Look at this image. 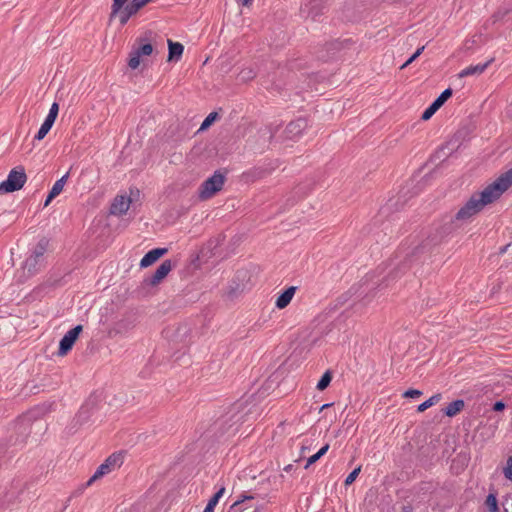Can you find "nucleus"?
<instances>
[{
  "label": "nucleus",
  "mask_w": 512,
  "mask_h": 512,
  "mask_svg": "<svg viewBox=\"0 0 512 512\" xmlns=\"http://www.w3.org/2000/svg\"><path fill=\"white\" fill-rule=\"evenodd\" d=\"M306 449H308V447L302 446L301 451L304 452Z\"/></svg>",
  "instance_id": "64"
},
{
  "label": "nucleus",
  "mask_w": 512,
  "mask_h": 512,
  "mask_svg": "<svg viewBox=\"0 0 512 512\" xmlns=\"http://www.w3.org/2000/svg\"><path fill=\"white\" fill-rule=\"evenodd\" d=\"M329 449V444H325L323 447L319 449V451L316 453L320 458L324 456Z\"/></svg>",
  "instance_id": "54"
},
{
  "label": "nucleus",
  "mask_w": 512,
  "mask_h": 512,
  "mask_svg": "<svg viewBox=\"0 0 512 512\" xmlns=\"http://www.w3.org/2000/svg\"><path fill=\"white\" fill-rule=\"evenodd\" d=\"M425 46L417 48V50L406 60V65L413 63L424 51Z\"/></svg>",
  "instance_id": "45"
},
{
  "label": "nucleus",
  "mask_w": 512,
  "mask_h": 512,
  "mask_svg": "<svg viewBox=\"0 0 512 512\" xmlns=\"http://www.w3.org/2000/svg\"><path fill=\"white\" fill-rule=\"evenodd\" d=\"M139 10L131 3H127L123 6L122 10L120 12L127 15L129 18H131L133 15H135Z\"/></svg>",
  "instance_id": "40"
},
{
  "label": "nucleus",
  "mask_w": 512,
  "mask_h": 512,
  "mask_svg": "<svg viewBox=\"0 0 512 512\" xmlns=\"http://www.w3.org/2000/svg\"><path fill=\"white\" fill-rule=\"evenodd\" d=\"M168 44V62H178L184 52V46L180 42H174L170 39L167 41Z\"/></svg>",
  "instance_id": "23"
},
{
  "label": "nucleus",
  "mask_w": 512,
  "mask_h": 512,
  "mask_svg": "<svg viewBox=\"0 0 512 512\" xmlns=\"http://www.w3.org/2000/svg\"><path fill=\"white\" fill-rule=\"evenodd\" d=\"M307 125V120L305 118H298L291 121L285 128L286 138L293 140L299 137L307 128Z\"/></svg>",
  "instance_id": "19"
},
{
  "label": "nucleus",
  "mask_w": 512,
  "mask_h": 512,
  "mask_svg": "<svg viewBox=\"0 0 512 512\" xmlns=\"http://www.w3.org/2000/svg\"><path fill=\"white\" fill-rule=\"evenodd\" d=\"M43 424L41 421L34 420V412L30 411L18 417L14 425L15 434L9 438V447H13V451L23 448L33 431V429L41 430Z\"/></svg>",
  "instance_id": "2"
},
{
  "label": "nucleus",
  "mask_w": 512,
  "mask_h": 512,
  "mask_svg": "<svg viewBox=\"0 0 512 512\" xmlns=\"http://www.w3.org/2000/svg\"><path fill=\"white\" fill-rule=\"evenodd\" d=\"M168 252L167 248H154L149 250L141 259L140 267L147 268L158 261Z\"/></svg>",
  "instance_id": "20"
},
{
  "label": "nucleus",
  "mask_w": 512,
  "mask_h": 512,
  "mask_svg": "<svg viewBox=\"0 0 512 512\" xmlns=\"http://www.w3.org/2000/svg\"><path fill=\"white\" fill-rule=\"evenodd\" d=\"M477 136L476 133V125L473 123H468L462 125L450 138V140L455 144V146L459 145V150L461 151L467 146V143Z\"/></svg>",
  "instance_id": "8"
},
{
  "label": "nucleus",
  "mask_w": 512,
  "mask_h": 512,
  "mask_svg": "<svg viewBox=\"0 0 512 512\" xmlns=\"http://www.w3.org/2000/svg\"><path fill=\"white\" fill-rule=\"evenodd\" d=\"M238 2L243 6H249L252 4L253 0H238Z\"/></svg>",
  "instance_id": "56"
},
{
  "label": "nucleus",
  "mask_w": 512,
  "mask_h": 512,
  "mask_svg": "<svg viewBox=\"0 0 512 512\" xmlns=\"http://www.w3.org/2000/svg\"><path fill=\"white\" fill-rule=\"evenodd\" d=\"M480 211V194H473L470 200L459 209L454 218L459 222L469 220L473 215Z\"/></svg>",
  "instance_id": "10"
},
{
  "label": "nucleus",
  "mask_w": 512,
  "mask_h": 512,
  "mask_svg": "<svg viewBox=\"0 0 512 512\" xmlns=\"http://www.w3.org/2000/svg\"><path fill=\"white\" fill-rule=\"evenodd\" d=\"M319 459H320V457L316 453L313 454L312 456H310L307 459V462H306V465L304 466V468L307 469L309 466L316 463Z\"/></svg>",
  "instance_id": "50"
},
{
  "label": "nucleus",
  "mask_w": 512,
  "mask_h": 512,
  "mask_svg": "<svg viewBox=\"0 0 512 512\" xmlns=\"http://www.w3.org/2000/svg\"><path fill=\"white\" fill-rule=\"evenodd\" d=\"M493 61V58L489 59L488 61H486L485 63H482V66H481V69H482V72L490 65V63Z\"/></svg>",
  "instance_id": "57"
},
{
  "label": "nucleus",
  "mask_w": 512,
  "mask_h": 512,
  "mask_svg": "<svg viewBox=\"0 0 512 512\" xmlns=\"http://www.w3.org/2000/svg\"><path fill=\"white\" fill-rule=\"evenodd\" d=\"M68 177H69V172H67L60 179H58L48 192H62L64 185L67 182Z\"/></svg>",
  "instance_id": "36"
},
{
  "label": "nucleus",
  "mask_w": 512,
  "mask_h": 512,
  "mask_svg": "<svg viewBox=\"0 0 512 512\" xmlns=\"http://www.w3.org/2000/svg\"><path fill=\"white\" fill-rule=\"evenodd\" d=\"M441 397L442 396L439 393L438 394H434L429 399H427L426 401H424L423 403L418 405L417 412H424L425 410H427L431 406L437 404L441 400Z\"/></svg>",
  "instance_id": "33"
},
{
  "label": "nucleus",
  "mask_w": 512,
  "mask_h": 512,
  "mask_svg": "<svg viewBox=\"0 0 512 512\" xmlns=\"http://www.w3.org/2000/svg\"><path fill=\"white\" fill-rule=\"evenodd\" d=\"M247 276L248 272L246 270H238L236 272L227 292L229 298H234L239 293L244 291L246 285L243 283V281L247 278Z\"/></svg>",
  "instance_id": "17"
},
{
  "label": "nucleus",
  "mask_w": 512,
  "mask_h": 512,
  "mask_svg": "<svg viewBox=\"0 0 512 512\" xmlns=\"http://www.w3.org/2000/svg\"><path fill=\"white\" fill-rule=\"evenodd\" d=\"M59 194H47L43 207H47Z\"/></svg>",
  "instance_id": "53"
},
{
  "label": "nucleus",
  "mask_w": 512,
  "mask_h": 512,
  "mask_svg": "<svg viewBox=\"0 0 512 512\" xmlns=\"http://www.w3.org/2000/svg\"><path fill=\"white\" fill-rule=\"evenodd\" d=\"M301 12L306 14V16L310 17L313 21H317L318 17L323 14L322 7L318 0H310L301 7Z\"/></svg>",
  "instance_id": "21"
},
{
  "label": "nucleus",
  "mask_w": 512,
  "mask_h": 512,
  "mask_svg": "<svg viewBox=\"0 0 512 512\" xmlns=\"http://www.w3.org/2000/svg\"><path fill=\"white\" fill-rule=\"evenodd\" d=\"M460 227L461 224L454 217H450L448 220L444 219L443 224L436 230L434 235L429 236L421 244L416 246L409 254L406 255L404 260L397 267L391 270L387 276L383 277L380 282H373L371 289L389 286L390 282L403 276L406 271L412 267L413 262L420 259L422 254L430 253L432 247L440 244L444 238L451 235Z\"/></svg>",
  "instance_id": "1"
},
{
  "label": "nucleus",
  "mask_w": 512,
  "mask_h": 512,
  "mask_svg": "<svg viewBox=\"0 0 512 512\" xmlns=\"http://www.w3.org/2000/svg\"><path fill=\"white\" fill-rule=\"evenodd\" d=\"M331 405H332V404H330V403H328V404H324V405L321 407V409H320V410H323V409H325V408H328V407H329V406H331Z\"/></svg>",
  "instance_id": "61"
},
{
  "label": "nucleus",
  "mask_w": 512,
  "mask_h": 512,
  "mask_svg": "<svg viewBox=\"0 0 512 512\" xmlns=\"http://www.w3.org/2000/svg\"><path fill=\"white\" fill-rule=\"evenodd\" d=\"M259 133L263 136H269V139H272L273 138V133H272V130L270 127H265L263 129H260L259 130Z\"/></svg>",
  "instance_id": "51"
},
{
  "label": "nucleus",
  "mask_w": 512,
  "mask_h": 512,
  "mask_svg": "<svg viewBox=\"0 0 512 512\" xmlns=\"http://www.w3.org/2000/svg\"><path fill=\"white\" fill-rule=\"evenodd\" d=\"M43 182H44V176L40 175L39 179H38V183L35 185V192L44 188L43 186H40L41 184H43Z\"/></svg>",
  "instance_id": "55"
},
{
  "label": "nucleus",
  "mask_w": 512,
  "mask_h": 512,
  "mask_svg": "<svg viewBox=\"0 0 512 512\" xmlns=\"http://www.w3.org/2000/svg\"><path fill=\"white\" fill-rule=\"evenodd\" d=\"M54 121H51L50 119L45 118L44 122L40 126L38 132L34 136V140H42L45 138V136L48 134V132L51 130L52 126L54 125Z\"/></svg>",
  "instance_id": "30"
},
{
  "label": "nucleus",
  "mask_w": 512,
  "mask_h": 512,
  "mask_svg": "<svg viewBox=\"0 0 512 512\" xmlns=\"http://www.w3.org/2000/svg\"><path fill=\"white\" fill-rule=\"evenodd\" d=\"M22 492H23V485L20 481H17L15 484L13 483L12 489L5 493L4 501L7 503H12L19 497V495Z\"/></svg>",
  "instance_id": "26"
},
{
  "label": "nucleus",
  "mask_w": 512,
  "mask_h": 512,
  "mask_svg": "<svg viewBox=\"0 0 512 512\" xmlns=\"http://www.w3.org/2000/svg\"><path fill=\"white\" fill-rule=\"evenodd\" d=\"M257 76V71L253 67H246L243 68L239 74L238 77L240 81L242 82H248L253 80Z\"/></svg>",
  "instance_id": "32"
},
{
  "label": "nucleus",
  "mask_w": 512,
  "mask_h": 512,
  "mask_svg": "<svg viewBox=\"0 0 512 512\" xmlns=\"http://www.w3.org/2000/svg\"><path fill=\"white\" fill-rule=\"evenodd\" d=\"M292 470H293V465L292 464H289V465L284 467V471H286V472H290Z\"/></svg>",
  "instance_id": "59"
},
{
  "label": "nucleus",
  "mask_w": 512,
  "mask_h": 512,
  "mask_svg": "<svg viewBox=\"0 0 512 512\" xmlns=\"http://www.w3.org/2000/svg\"><path fill=\"white\" fill-rule=\"evenodd\" d=\"M480 72V64L471 65L465 69H463L461 72H459L458 77L464 78L470 75H474L476 73Z\"/></svg>",
  "instance_id": "37"
},
{
  "label": "nucleus",
  "mask_w": 512,
  "mask_h": 512,
  "mask_svg": "<svg viewBox=\"0 0 512 512\" xmlns=\"http://www.w3.org/2000/svg\"><path fill=\"white\" fill-rule=\"evenodd\" d=\"M267 173V170L262 167H253L240 175L239 182L243 185H250L264 178Z\"/></svg>",
  "instance_id": "18"
},
{
  "label": "nucleus",
  "mask_w": 512,
  "mask_h": 512,
  "mask_svg": "<svg viewBox=\"0 0 512 512\" xmlns=\"http://www.w3.org/2000/svg\"><path fill=\"white\" fill-rule=\"evenodd\" d=\"M296 290H297V287H296V286H289V287H287L286 289H284V290H283V291L278 295V297H277V299H276V302H275V306H276L278 309H284V308H286V307L290 304V302H291V300H292V298H293V296H294V294H295Z\"/></svg>",
  "instance_id": "22"
},
{
  "label": "nucleus",
  "mask_w": 512,
  "mask_h": 512,
  "mask_svg": "<svg viewBox=\"0 0 512 512\" xmlns=\"http://www.w3.org/2000/svg\"><path fill=\"white\" fill-rule=\"evenodd\" d=\"M512 185V167L482 189V192H506Z\"/></svg>",
  "instance_id": "15"
},
{
  "label": "nucleus",
  "mask_w": 512,
  "mask_h": 512,
  "mask_svg": "<svg viewBox=\"0 0 512 512\" xmlns=\"http://www.w3.org/2000/svg\"><path fill=\"white\" fill-rule=\"evenodd\" d=\"M122 454L121 453H113L111 454L94 472V474L90 477V479L86 482L85 486H90L93 482L100 479L104 475L110 473L116 466H121L122 464Z\"/></svg>",
  "instance_id": "7"
},
{
  "label": "nucleus",
  "mask_w": 512,
  "mask_h": 512,
  "mask_svg": "<svg viewBox=\"0 0 512 512\" xmlns=\"http://www.w3.org/2000/svg\"><path fill=\"white\" fill-rule=\"evenodd\" d=\"M505 478L512 482V455L508 457L506 466L503 469Z\"/></svg>",
  "instance_id": "42"
},
{
  "label": "nucleus",
  "mask_w": 512,
  "mask_h": 512,
  "mask_svg": "<svg viewBox=\"0 0 512 512\" xmlns=\"http://www.w3.org/2000/svg\"><path fill=\"white\" fill-rule=\"evenodd\" d=\"M484 504L489 512H499L496 493H489L486 497Z\"/></svg>",
  "instance_id": "31"
},
{
  "label": "nucleus",
  "mask_w": 512,
  "mask_h": 512,
  "mask_svg": "<svg viewBox=\"0 0 512 512\" xmlns=\"http://www.w3.org/2000/svg\"><path fill=\"white\" fill-rule=\"evenodd\" d=\"M348 43H351V39H345L343 41L333 40L331 42L326 43L325 46H326V50L328 52H332V55L334 56L336 52L345 48Z\"/></svg>",
  "instance_id": "29"
},
{
  "label": "nucleus",
  "mask_w": 512,
  "mask_h": 512,
  "mask_svg": "<svg viewBox=\"0 0 512 512\" xmlns=\"http://www.w3.org/2000/svg\"><path fill=\"white\" fill-rule=\"evenodd\" d=\"M133 199L125 194H117L112 200L108 215L122 217L127 214Z\"/></svg>",
  "instance_id": "12"
},
{
  "label": "nucleus",
  "mask_w": 512,
  "mask_h": 512,
  "mask_svg": "<svg viewBox=\"0 0 512 512\" xmlns=\"http://www.w3.org/2000/svg\"><path fill=\"white\" fill-rule=\"evenodd\" d=\"M331 381H332V372L330 370H327L324 372V374L319 379V381L316 385V388L319 391H323L330 385Z\"/></svg>",
  "instance_id": "34"
},
{
  "label": "nucleus",
  "mask_w": 512,
  "mask_h": 512,
  "mask_svg": "<svg viewBox=\"0 0 512 512\" xmlns=\"http://www.w3.org/2000/svg\"><path fill=\"white\" fill-rule=\"evenodd\" d=\"M409 65H406V61L401 65L400 69H405L406 67H408Z\"/></svg>",
  "instance_id": "62"
},
{
  "label": "nucleus",
  "mask_w": 512,
  "mask_h": 512,
  "mask_svg": "<svg viewBox=\"0 0 512 512\" xmlns=\"http://www.w3.org/2000/svg\"><path fill=\"white\" fill-rule=\"evenodd\" d=\"M254 499V496L253 495H247V494H242L230 507V511L231 512H234V511H238V512H261V510L263 509L262 506H257L255 507L252 511H248V508H243V509H239L238 510V507L240 504H242L243 502L245 501H248V500H252Z\"/></svg>",
  "instance_id": "25"
},
{
  "label": "nucleus",
  "mask_w": 512,
  "mask_h": 512,
  "mask_svg": "<svg viewBox=\"0 0 512 512\" xmlns=\"http://www.w3.org/2000/svg\"><path fill=\"white\" fill-rule=\"evenodd\" d=\"M215 194H197L196 197H193V202L189 205V206H186V207H182L181 209V213L182 212H185L189 209V207L197 202H203V201H207L209 200L210 198H212Z\"/></svg>",
  "instance_id": "38"
},
{
  "label": "nucleus",
  "mask_w": 512,
  "mask_h": 512,
  "mask_svg": "<svg viewBox=\"0 0 512 512\" xmlns=\"http://www.w3.org/2000/svg\"><path fill=\"white\" fill-rule=\"evenodd\" d=\"M505 407H506V404L502 400H499L493 404L492 409L495 412H500V411H503L505 409Z\"/></svg>",
  "instance_id": "48"
},
{
  "label": "nucleus",
  "mask_w": 512,
  "mask_h": 512,
  "mask_svg": "<svg viewBox=\"0 0 512 512\" xmlns=\"http://www.w3.org/2000/svg\"><path fill=\"white\" fill-rule=\"evenodd\" d=\"M509 246H510V244H506V245H504V246L500 247V248H499V251H498V253H497L496 255H491V256H489L488 261H491V262H492V261H494V260H498V257H499L500 255H503L504 253H506V251H507V249H508V247H509Z\"/></svg>",
  "instance_id": "47"
},
{
  "label": "nucleus",
  "mask_w": 512,
  "mask_h": 512,
  "mask_svg": "<svg viewBox=\"0 0 512 512\" xmlns=\"http://www.w3.org/2000/svg\"><path fill=\"white\" fill-rule=\"evenodd\" d=\"M98 406V398L96 396H90L85 403L80 407L78 413L74 417V421L78 425L86 423Z\"/></svg>",
  "instance_id": "14"
},
{
  "label": "nucleus",
  "mask_w": 512,
  "mask_h": 512,
  "mask_svg": "<svg viewBox=\"0 0 512 512\" xmlns=\"http://www.w3.org/2000/svg\"><path fill=\"white\" fill-rule=\"evenodd\" d=\"M453 91L451 88L445 89L422 113L421 119L424 121L429 120L452 96Z\"/></svg>",
  "instance_id": "16"
},
{
  "label": "nucleus",
  "mask_w": 512,
  "mask_h": 512,
  "mask_svg": "<svg viewBox=\"0 0 512 512\" xmlns=\"http://www.w3.org/2000/svg\"><path fill=\"white\" fill-rule=\"evenodd\" d=\"M183 330L184 333L188 331L186 326H179L176 330L177 334H180V332Z\"/></svg>",
  "instance_id": "58"
},
{
  "label": "nucleus",
  "mask_w": 512,
  "mask_h": 512,
  "mask_svg": "<svg viewBox=\"0 0 512 512\" xmlns=\"http://www.w3.org/2000/svg\"><path fill=\"white\" fill-rule=\"evenodd\" d=\"M83 326L81 324L76 325L70 329L60 340L57 354L59 356L67 355L73 348L75 342L79 338Z\"/></svg>",
  "instance_id": "9"
},
{
  "label": "nucleus",
  "mask_w": 512,
  "mask_h": 512,
  "mask_svg": "<svg viewBox=\"0 0 512 512\" xmlns=\"http://www.w3.org/2000/svg\"><path fill=\"white\" fill-rule=\"evenodd\" d=\"M224 492H225V487L224 486L220 487L213 494V496L208 500V503H207L206 507L204 508L203 512H214V509H215L216 505L218 504L220 498L223 496Z\"/></svg>",
  "instance_id": "27"
},
{
  "label": "nucleus",
  "mask_w": 512,
  "mask_h": 512,
  "mask_svg": "<svg viewBox=\"0 0 512 512\" xmlns=\"http://www.w3.org/2000/svg\"><path fill=\"white\" fill-rule=\"evenodd\" d=\"M422 395V391L418 390V389H408L406 390L404 393H403V397L404 398H419L420 396Z\"/></svg>",
  "instance_id": "44"
},
{
  "label": "nucleus",
  "mask_w": 512,
  "mask_h": 512,
  "mask_svg": "<svg viewBox=\"0 0 512 512\" xmlns=\"http://www.w3.org/2000/svg\"><path fill=\"white\" fill-rule=\"evenodd\" d=\"M58 113H59V104L57 102H54L50 109H49V113L48 115L46 116L47 119H50L51 121H56V118L58 116Z\"/></svg>",
  "instance_id": "43"
},
{
  "label": "nucleus",
  "mask_w": 512,
  "mask_h": 512,
  "mask_svg": "<svg viewBox=\"0 0 512 512\" xmlns=\"http://www.w3.org/2000/svg\"><path fill=\"white\" fill-rule=\"evenodd\" d=\"M501 195L502 194H482V209L486 205L498 200Z\"/></svg>",
  "instance_id": "41"
},
{
  "label": "nucleus",
  "mask_w": 512,
  "mask_h": 512,
  "mask_svg": "<svg viewBox=\"0 0 512 512\" xmlns=\"http://www.w3.org/2000/svg\"><path fill=\"white\" fill-rule=\"evenodd\" d=\"M219 119H220V114L217 111H213V112L209 113L205 117L203 122L201 123V126L198 129V132L206 131Z\"/></svg>",
  "instance_id": "28"
},
{
  "label": "nucleus",
  "mask_w": 512,
  "mask_h": 512,
  "mask_svg": "<svg viewBox=\"0 0 512 512\" xmlns=\"http://www.w3.org/2000/svg\"><path fill=\"white\" fill-rule=\"evenodd\" d=\"M151 0H131L130 2L138 9L140 10L143 8L146 4H148Z\"/></svg>",
  "instance_id": "49"
},
{
  "label": "nucleus",
  "mask_w": 512,
  "mask_h": 512,
  "mask_svg": "<svg viewBox=\"0 0 512 512\" xmlns=\"http://www.w3.org/2000/svg\"><path fill=\"white\" fill-rule=\"evenodd\" d=\"M27 181L25 169L22 166L13 168L7 179L0 183V192H16L23 188Z\"/></svg>",
  "instance_id": "5"
},
{
  "label": "nucleus",
  "mask_w": 512,
  "mask_h": 512,
  "mask_svg": "<svg viewBox=\"0 0 512 512\" xmlns=\"http://www.w3.org/2000/svg\"><path fill=\"white\" fill-rule=\"evenodd\" d=\"M226 180V174L220 170H216L212 176L207 178L198 188L196 192H220Z\"/></svg>",
  "instance_id": "11"
},
{
  "label": "nucleus",
  "mask_w": 512,
  "mask_h": 512,
  "mask_svg": "<svg viewBox=\"0 0 512 512\" xmlns=\"http://www.w3.org/2000/svg\"><path fill=\"white\" fill-rule=\"evenodd\" d=\"M117 16L119 17V21H120L121 26H124L129 21V19H130L127 15H125L122 12H119L117 14Z\"/></svg>",
  "instance_id": "52"
},
{
  "label": "nucleus",
  "mask_w": 512,
  "mask_h": 512,
  "mask_svg": "<svg viewBox=\"0 0 512 512\" xmlns=\"http://www.w3.org/2000/svg\"><path fill=\"white\" fill-rule=\"evenodd\" d=\"M172 261L170 259L164 260L156 269V271L149 277H146L142 284L144 286H156L164 280L169 272L172 270Z\"/></svg>",
  "instance_id": "13"
},
{
  "label": "nucleus",
  "mask_w": 512,
  "mask_h": 512,
  "mask_svg": "<svg viewBox=\"0 0 512 512\" xmlns=\"http://www.w3.org/2000/svg\"><path fill=\"white\" fill-rule=\"evenodd\" d=\"M151 31H147L144 35L136 39L137 46H134L129 53L128 66L131 69H137L140 65V59L143 56H150L153 53V45L150 43Z\"/></svg>",
  "instance_id": "4"
},
{
  "label": "nucleus",
  "mask_w": 512,
  "mask_h": 512,
  "mask_svg": "<svg viewBox=\"0 0 512 512\" xmlns=\"http://www.w3.org/2000/svg\"><path fill=\"white\" fill-rule=\"evenodd\" d=\"M129 192L130 193H133V192H140L138 188H135V187H130L129 188Z\"/></svg>",
  "instance_id": "60"
},
{
  "label": "nucleus",
  "mask_w": 512,
  "mask_h": 512,
  "mask_svg": "<svg viewBox=\"0 0 512 512\" xmlns=\"http://www.w3.org/2000/svg\"><path fill=\"white\" fill-rule=\"evenodd\" d=\"M459 145L455 144L448 139L431 154L427 164H434L435 166L443 165L450 157L459 152Z\"/></svg>",
  "instance_id": "6"
},
{
  "label": "nucleus",
  "mask_w": 512,
  "mask_h": 512,
  "mask_svg": "<svg viewBox=\"0 0 512 512\" xmlns=\"http://www.w3.org/2000/svg\"><path fill=\"white\" fill-rule=\"evenodd\" d=\"M411 508L410 507H404V512H411Z\"/></svg>",
  "instance_id": "63"
},
{
  "label": "nucleus",
  "mask_w": 512,
  "mask_h": 512,
  "mask_svg": "<svg viewBox=\"0 0 512 512\" xmlns=\"http://www.w3.org/2000/svg\"><path fill=\"white\" fill-rule=\"evenodd\" d=\"M323 188V185L321 183L313 182V184H305L303 187L300 188L301 192H304L305 190H316Z\"/></svg>",
  "instance_id": "46"
},
{
  "label": "nucleus",
  "mask_w": 512,
  "mask_h": 512,
  "mask_svg": "<svg viewBox=\"0 0 512 512\" xmlns=\"http://www.w3.org/2000/svg\"><path fill=\"white\" fill-rule=\"evenodd\" d=\"M128 0H113L111 5V12L109 15V21L111 22L113 19L117 17V14L122 10L123 6L127 4Z\"/></svg>",
  "instance_id": "35"
},
{
  "label": "nucleus",
  "mask_w": 512,
  "mask_h": 512,
  "mask_svg": "<svg viewBox=\"0 0 512 512\" xmlns=\"http://www.w3.org/2000/svg\"><path fill=\"white\" fill-rule=\"evenodd\" d=\"M465 406V402L462 399H456L450 402L445 408L442 409L444 415L447 417H454L462 411Z\"/></svg>",
  "instance_id": "24"
},
{
  "label": "nucleus",
  "mask_w": 512,
  "mask_h": 512,
  "mask_svg": "<svg viewBox=\"0 0 512 512\" xmlns=\"http://www.w3.org/2000/svg\"><path fill=\"white\" fill-rule=\"evenodd\" d=\"M361 472V466H358L356 467L355 469H353L349 474L348 476L345 478L344 480V485L345 486H349L351 485L355 480L356 478L358 477L359 473Z\"/></svg>",
  "instance_id": "39"
},
{
  "label": "nucleus",
  "mask_w": 512,
  "mask_h": 512,
  "mask_svg": "<svg viewBox=\"0 0 512 512\" xmlns=\"http://www.w3.org/2000/svg\"><path fill=\"white\" fill-rule=\"evenodd\" d=\"M47 247L48 240L46 238L40 239L31 255L23 263L22 269L26 276H33L44 267Z\"/></svg>",
  "instance_id": "3"
}]
</instances>
